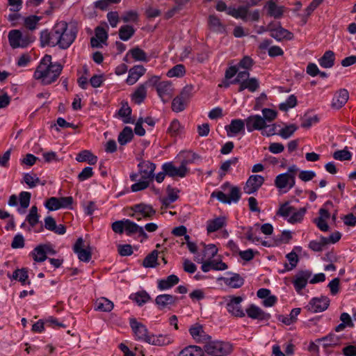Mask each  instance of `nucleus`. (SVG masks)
Instances as JSON below:
<instances>
[{
    "mask_svg": "<svg viewBox=\"0 0 356 356\" xmlns=\"http://www.w3.org/2000/svg\"><path fill=\"white\" fill-rule=\"evenodd\" d=\"M226 225V218L224 216H219L213 220L207 221V230L208 233L216 232Z\"/></svg>",
    "mask_w": 356,
    "mask_h": 356,
    "instance_id": "33",
    "label": "nucleus"
},
{
    "mask_svg": "<svg viewBox=\"0 0 356 356\" xmlns=\"http://www.w3.org/2000/svg\"><path fill=\"white\" fill-rule=\"evenodd\" d=\"M327 245L326 237L321 236L319 241H311L308 245L309 249L314 252H321L324 247Z\"/></svg>",
    "mask_w": 356,
    "mask_h": 356,
    "instance_id": "48",
    "label": "nucleus"
},
{
    "mask_svg": "<svg viewBox=\"0 0 356 356\" xmlns=\"http://www.w3.org/2000/svg\"><path fill=\"white\" fill-rule=\"evenodd\" d=\"M134 138L133 130L129 127H125L119 134L118 140L121 145H125L131 142Z\"/></svg>",
    "mask_w": 356,
    "mask_h": 356,
    "instance_id": "38",
    "label": "nucleus"
},
{
    "mask_svg": "<svg viewBox=\"0 0 356 356\" xmlns=\"http://www.w3.org/2000/svg\"><path fill=\"white\" fill-rule=\"evenodd\" d=\"M317 343L321 344V346L327 351L330 347L336 346L339 343V339L334 334H329L328 335L316 339Z\"/></svg>",
    "mask_w": 356,
    "mask_h": 356,
    "instance_id": "29",
    "label": "nucleus"
},
{
    "mask_svg": "<svg viewBox=\"0 0 356 356\" xmlns=\"http://www.w3.org/2000/svg\"><path fill=\"white\" fill-rule=\"evenodd\" d=\"M51 58V55L46 54L41 59L33 74L34 79L40 81L43 86L54 83L63 68L59 63H52Z\"/></svg>",
    "mask_w": 356,
    "mask_h": 356,
    "instance_id": "2",
    "label": "nucleus"
},
{
    "mask_svg": "<svg viewBox=\"0 0 356 356\" xmlns=\"http://www.w3.org/2000/svg\"><path fill=\"white\" fill-rule=\"evenodd\" d=\"M131 108L129 106L127 102L122 103L121 108L118 111V115L123 118L124 123H134L131 119Z\"/></svg>",
    "mask_w": 356,
    "mask_h": 356,
    "instance_id": "45",
    "label": "nucleus"
},
{
    "mask_svg": "<svg viewBox=\"0 0 356 356\" xmlns=\"http://www.w3.org/2000/svg\"><path fill=\"white\" fill-rule=\"evenodd\" d=\"M295 210L293 207L289 206V202H286L282 204L277 212V215L286 218Z\"/></svg>",
    "mask_w": 356,
    "mask_h": 356,
    "instance_id": "60",
    "label": "nucleus"
},
{
    "mask_svg": "<svg viewBox=\"0 0 356 356\" xmlns=\"http://www.w3.org/2000/svg\"><path fill=\"white\" fill-rule=\"evenodd\" d=\"M77 34L75 27H69L68 24H55L51 30L44 29L40 32V41L42 47L58 46L66 49L74 41Z\"/></svg>",
    "mask_w": 356,
    "mask_h": 356,
    "instance_id": "1",
    "label": "nucleus"
},
{
    "mask_svg": "<svg viewBox=\"0 0 356 356\" xmlns=\"http://www.w3.org/2000/svg\"><path fill=\"white\" fill-rule=\"evenodd\" d=\"M129 324L136 339L147 343L148 339H149L151 335H148V330L147 327L143 323L137 321L134 318L129 319Z\"/></svg>",
    "mask_w": 356,
    "mask_h": 356,
    "instance_id": "11",
    "label": "nucleus"
},
{
    "mask_svg": "<svg viewBox=\"0 0 356 356\" xmlns=\"http://www.w3.org/2000/svg\"><path fill=\"white\" fill-rule=\"evenodd\" d=\"M159 251L154 250L152 251L144 259L143 266L145 268H154L158 265L157 260L159 257Z\"/></svg>",
    "mask_w": 356,
    "mask_h": 356,
    "instance_id": "44",
    "label": "nucleus"
},
{
    "mask_svg": "<svg viewBox=\"0 0 356 356\" xmlns=\"http://www.w3.org/2000/svg\"><path fill=\"white\" fill-rule=\"evenodd\" d=\"M286 257L289 260L291 266L289 267L288 264L286 263L284 264L285 270H282V273H284L286 271L291 270L292 269H293L297 266L299 261L298 257L294 251H292L290 253L287 254Z\"/></svg>",
    "mask_w": 356,
    "mask_h": 356,
    "instance_id": "52",
    "label": "nucleus"
},
{
    "mask_svg": "<svg viewBox=\"0 0 356 356\" xmlns=\"http://www.w3.org/2000/svg\"><path fill=\"white\" fill-rule=\"evenodd\" d=\"M147 96L146 86L144 84L140 85L131 95L132 100L136 104H140Z\"/></svg>",
    "mask_w": 356,
    "mask_h": 356,
    "instance_id": "39",
    "label": "nucleus"
},
{
    "mask_svg": "<svg viewBox=\"0 0 356 356\" xmlns=\"http://www.w3.org/2000/svg\"><path fill=\"white\" fill-rule=\"evenodd\" d=\"M298 127L294 124H291L283 127L278 134L282 138L287 139L290 138L294 132L297 130Z\"/></svg>",
    "mask_w": 356,
    "mask_h": 356,
    "instance_id": "56",
    "label": "nucleus"
},
{
    "mask_svg": "<svg viewBox=\"0 0 356 356\" xmlns=\"http://www.w3.org/2000/svg\"><path fill=\"white\" fill-rule=\"evenodd\" d=\"M248 5L240 6L238 7L229 6L227 10V15L236 19L245 21L247 19Z\"/></svg>",
    "mask_w": 356,
    "mask_h": 356,
    "instance_id": "28",
    "label": "nucleus"
},
{
    "mask_svg": "<svg viewBox=\"0 0 356 356\" xmlns=\"http://www.w3.org/2000/svg\"><path fill=\"white\" fill-rule=\"evenodd\" d=\"M330 298L327 296L313 298L307 306L308 311L312 313H318L325 311L330 305Z\"/></svg>",
    "mask_w": 356,
    "mask_h": 356,
    "instance_id": "8",
    "label": "nucleus"
},
{
    "mask_svg": "<svg viewBox=\"0 0 356 356\" xmlns=\"http://www.w3.org/2000/svg\"><path fill=\"white\" fill-rule=\"evenodd\" d=\"M44 246L42 244L36 246L30 253L33 259L35 262L41 263L47 259L46 252L44 251Z\"/></svg>",
    "mask_w": 356,
    "mask_h": 356,
    "instance_id": "40",
    "label": "nucleus"
},
{
    "mask_svg": "<svg viewBox=\"0 0 356 356\" xmlns=\"http://www.w3.org/2000/svg\"><path fill=\"white\" fill-rule=\"evenodd\" d=\"M245 120L234 119L231 121L229 125L225 126V130L228 136H235L240 132L245 131Z\"/></svg>",
    "mask_w": 356,
    "mask_h": 356,
    "instance_id": "23",
    "label": "nucleus"
},
{
    "mask_svg": "<svg viewBox=\"0 0 356 356\" xmlns=\"http://www.w3.org/2000/svg\"><path fill=\"white\" fill-rule=\"evenodd\" d=\"M221 188L226 191L229 188L228 195L221 191H216L212 193L211 197H216L220 202L224 204L236 203L241 199L240 190L237 186H231L229 182H225L221 186Z\"/></svg>",
    "mask_w": 356,
    "mask_h": 356,
    "instance_id": "4",
    "label": "nucleus"
},
{
    "mask_svg": "<svg viewBox=\"0 0 356 356\" xmlns=\"http://www.w3.org/2000/svg\"><path fill=\"white\" fill-rule=\"evenodd\" d=\"M113 303L106 298L98 299L95 303V309L104 312H109L113 309Z\"/></svg>",
    "mask_w": 356,
    "mask_h": 356,
    "instance_id": "41",
    "label": "nucleus"
},
{
    "mask_svg": "<svg viewBox=\"0 0 356 356\" xmlns=\"http://www.w3.org/2000/svg\"><path fill=\"white\" fill-rule=\"evenodd\" d=\"M189 332L197 342H204L211 339V337L205 334L202 327L199 325L192 326L189 329Z\"/></svg>",
    "mask_w": 356,
    "mask_h": 356,
    "instance_id": "30",
    "label": "nucleus"
},
{
    "mask_svg": "<svg viewBox=\"0 0 356 356\" xmlns=\"http://www.w3.org/2000/svg\"><path fill=\"white\" fill-rule=\"evenodd\" d=\"M182 131L181 126L180 124V122L178 120L175 119L173 120L168 129V132L170 134L171 136L176 137L181 134Z\"/></svg>",
    "mask_w": 356,
    "mask_h": 356,
    "instance_id": "54",
    "label": "nucleus"
},
{
    "mask_svg": "<svg viewBox=\"0 0 356 356\" xmlns=\"http://www.w3.org/2000/svg\"><path fill=\"white\" fill-rule=\"evenodd\" d=\"M204 350L197 346H189L184 348L179 356H203Z\"/></svg>",
    "mask_w": 356,
    "mask_h": 356,
    "instance_id": "43",
    "label": "nucleus"
},
{
    "mask_svg": "<svg viewBox=\"0 0 356 356\" xmlns=\"http://www.w3.org/2000/svg\"><path fill=\"white\" fill-rule=\"evenodd\" d=\"M132 211L129 216L140 221L142 219L150 220L156 214V210L150 204L140 203L130 207Z\"/></svg>",
    "mask_w": 356,
    "mask_h": 356,
    "instance_id": "7",
    "label": "nucleus"
},
{
    "mask_svg": "<svg viewBox=\"0 0 356 356\" xmlns=\"http://www.w3.org/2000/svg\"><path fill=\"white\" fill-rule=\"evenodd\" d=\"M135 30L128 24L122 26L119 29V37L122 40H129L134 34Z\"/></svg>",
    "mask_w": 356,
    "mask_h": 356,
    "instance_id": "49",
    "label": "nucleus"
},
{
    "mask_svg": "<svg viewBox=\"0 0 356 356\" xmlns=\"http://www.w3.org/2000/svg\"><path fill=\"white\" fill-rule=\"evenodd\" d=\"M264 8L266 10V13L270 17L275 19H280L283 15L286 8L284 6H279L277 3V0H268Z\"/></svg>",
    "mask_w": 356,
    "mask_h": 356,
    "instance_id": "18",
    "label": "nucleus"
},
{
    "mask_svg": "<svg viewBox=\"0 0 356 356\" xmlns=\"http://www.w3.org/2000/svg\"><path fill=\"white\" fill-rule=\"evenodd\" d=\"M172 342V339L170 335L159 334L158 336L151 335L148 339L147 343L154 346H167Z\"/></svg>",
    "mask_w": 356,
    "mask_h": 356,
    "instance_id": "32",
    "label": "nucleus"
},
{
    "mask_svg": "<svg viewBox=\"0 0 356 356\" xmlns=\"http://www.w3.org/2000/svg\"><path fill=\"white\" fill-rule=\"evenodd\" d=\"M31 194L27 191H22L19 195V204L22 208L26 209L30 204Z\"/></svg>",
    "mask_w": 356,
    "mask_h": 356,
    "instance_id": "62",
    "label": "nucleus"
},
{
    "mask_svg": "<svg viewBox=\"0 0 356 356\" xmlns=\"http://www.w3.org/2000/svg\"><path fill=\"white\" fill-rule=\"evenodd\" d=\"M179 282V277L176 275H170L166 278L158 280V289L161 291L171 289Z\"/></svg>",
    "mask_w": 356,
    "mask_h": 356,
    "instance_id": "31",
    "label": "nucleus"
},
{
    "mask_svg": "<svg viewBox=\"0 0 356 356\" xmlns=\"http://www.w3.org/2000/svg\"><path fill=\"white\" fill-rule=\"evenodd\" d=\"M296 184V179L289 173L278 175L275 179V186L280 190L286 189L285 192L292 188Z\"/></svg>",
    "mask_w": 356,
    "mask_h": 356,
    "instance_id": "13",
    "label": "nucleus"
},
{
    "mask_svg": "<svg viewBox=\"0 0 356 356\" xmlns=\"http://www.w3.org/2000/svg\"><path fill=\"white\" fill-rule=\"evenodd\" d=\"M245 312L248 316L252 319H257L259 321H268L271 316L270 314L265 312L258 306L252 304L246 309Z\"/></svg>",
    "mask_w": 356,
    "mask_h": 356,
    "instance_id": "20",
    "label": "nucleus"
},
{
    "mask_svg": "<svg viewBox=\"0 0 356 356\" xmlns=\"http://www.w3.org/2000/svg\"><path fill=\"white\" fill-rule=\"evenodd\" d=\"M146 69L140 65H137L129 70V75L126 82L129 85L134 84L140 76L145 73Z\"/></svg>",
    "mask_w": 356,
    "mask_h": 356,
    "instance_id": "27",
    "label": "nucleus"
},
{
    "mask_svg": "<svg viewBox=\"0 0 356 356\" xmlns=\"http://www.w3.org/2000/svg\"><path fill=\"white\" fill-rule=\"evenodd\" d=\"M271 25L272 24H269L268 31L270 32V35L277 41H282L283 40H290L293 38V33L287 29L280 26L273 28Z\"/></svg>",
    "mask_w": 356,
    "mask_h": 356,
    "instance_id": "19",
    "label": "nucleus"
},
{
    "mask_svg": "<svg viewBox=\"0 0 356 356\" xmlns=\"http://www.w3.org/2000/svg\"><path fill=\"white\" fill-rule=\"evenodd\" d=\"M128 54H130L131 57L136 61H143V62L148 61L147 54L142 49H140L138 47L131 49L128 51Z\"/></svg>",
    "mask_w": 356,
    "mask_h": 356,
    "instance_id": "47",
    "label": "nucleus"
},
{
    "mask_svg": "<svg viewBox=\"0 0 356 356\" xmlns=\"http://www.w3.org/2000/svg\"><path fill=\"white\" fill-rule=\"evenodd\" d=\"M245 126L248 132L254 130H262L267 127L265 119L259 115H251L245 119Z\"/></svg>",
    "mask_w": 356,
    "mask_h": 356,
    "instance_id": "12",
    "label": "nucleus"
},
{
    "mask_svg": "<svg viewBox=\"0 0 356 356\" xmlns=\"http://www.w3.org/2000/svg\"><path fill=\"white\" fill-rule=\"evenodd\" d=\"M333 158L341 161H350L352 159V153L346 149L337 150L334 152Z\"/></svg>",
    "mask_w": 356,
    "mask_h": 356,
    "instance_id": "58",
    "label": "nucleus"
},
{
    "mask_svg": "<svg viewBox=\"0 0 356 356\" xmlns=\"http://www.w3.org/2000/svg\"><path fill=\"white\" fill-rule=\"evenodd\" d=\"M264 182V178L261 175H254L249 177L244 186V191L247 194L257 192Z\"/></svg>",
    "mask_w": 356,
    "mask_h": 356,
    "instance_id": "16",
    "label": "nucleus"
},
{
    "mask_svg": "<svg viewBox=\"0 0 356 356\" xmlns=\"http://www.w3.org/2000/svg\"><path fill=\"white\" fill-rule=\"evenodd\" d=\"M124 231L127 236H131L138 233L139 236L145 239L147 238V234L144 231V228L129 219H125Z\"/></svg>",
    "mask_w": 356,
    "mask_h": 356,
    "instance_id": "25",
    "label": "nucleus"
},
{
    "mask_svg": "<svg viewBox=\"0 0 356 356\" xmlns=\"http://www.w3.org/2000/svg\"><path fill=\"white\" fill-rule=\"evenodd\" d=\"M259 88V81L256 77L248 78L245 81H243L239 86L238 92H242L244 90H248L251 92H254Z\"/></svg>",
    "mask_w": 356,
    "mask_h": 356,
    "instance_id": "35",
    "label": "nucleus"
},
{
    "mask_svg": "<svg viewBox=\"0 0 356 356\" xmlns=\"http://www.w3.org/2000/svg\"><path fill=\"white\" fill-rule=\"evenodd\" d=\"M95 37H92L90 39V44L93 48L101 47L100 43L106 44L108 39L107 31L102 27L97 26L95 29Z\"/></svg>",
    "mask_w": 356,
    "mask_h": 356,
    "instance_id": "21",
    "label": "nucleus"
},
{
    "mask_svg": "<svg viewBox=\"0 0 356 356\" xmlns=\"http://www.w3.org/2000/svg\"><path fill=\"white\" fill-rule=\"evenodd\" d=\"M204 352L212 356H225L232 351V346L228 342L213 341L206 343Z\"/></svg>",
    "mask_w": 356,
    "mask_h": 356,
    "instance_id": "5",
    "label": "nucleus"
},
{
    "mask_svg": "<svg viewBox=\"0 0 356 356\" xmlns=\"http://www.w3.org/2000/svg\"><path fill=\"white\" fill-rule=\"evenodd\" d=\"M311 276L312 272L309 270H300L296 273L293 280V284L298 293H300L307 286Z\"/></svg>",
    "mask_w": 356,
    "mask_h": 356,
    "instance_id": "15",
    "label": "nucleus"
},
{
    "mask_svg": "<svg viewBox=\"0 0 356 356\" xmlns=\"http://www.w3.org/2000/svg\"><path fill=\"white\" fill-rule=\"evenodd\" d=\"M162 170L165 171L167 176L170 177H184L188 172V168L186 165L181 163V165L177 168L172 162H166L162 165Z\"/></svg>",
    "mask_w": 356,
    "mask_h": 356,
    "instance_id": "10",
    "label": "nucleus"
},
{
    "mask_svg": "<svg viewBox=\"0 0 356 356\" xmlns=\"http://www.w3.org/2000/svg\"><path fill=\"white\" fill-rule=\"evenodd\" d=\"M263 118L265 119V122H271L273 121L277 115V113L276 111L270 108H263L262 109Z\"/></svg>",
    "mask_w": 356,
    "mask_h": 356,
    "instance_id": "63",
    "label": "nucleus"
},
{
    "mask_svg": "<svg viewBox=\"0 0 356 356\" xmlns=\"http://www.w3.org/2000/svg\"><path fill=\"white\" fill-rule=\"evenodd\" d=\"M238 160V157H232L221 164L219 170V176L221 179L226 175V172L230 170L232 165L235 166L237 164Z\"/></svg>",
    "mask_w": 356,
    "mask_h": 356,
    "instance_id": "46",
    "label": "nucleus"
},
{
    "mask_svg": "<svg viewBox=\"0 0 356 356\" xmlns=\"http://www.w3.org/2000/svg\"><path fill=\"white\" fill-rule=\"evenodd\" d=\"M12 279L19 281L22 285L26 284H30V281H27L29 278L28 270L26 268H22L21 269L15 270L12 275Z\"/></svg>",
    "mask_w": 356,
    "mask_h": 356,
    "instance_id": "42",
    "label": "nucleus"
},
{
    "mask_svg": "<svg viewBox=\"0 0 356 356\" xmlns=\"http://www.w3.org/2000/svg\"><path fill=\"white\" fill-rule=\"evenodd\" d=\"M185 72L184 66L181 64H179L169 70L167 72V76L168 77H181L184 75Z\"/></svg>",
    "mask_w": 356,
    "mask_h": 356,
    "instance_id": "55",
    "label": "nucleus"
},
{
    "mask_svg": "<svg viewBox=\"0 0 356 356\" xmlns=\"http://www.w3.org/2000/svg\"><path fill=\"white\" fill-rule=\"evenodd\" d=\"M349 98V93L346 89H340L338 90L332 102V107L335 109H339L342 108L347 102Z\"/></svg>",
    "mask_w": 356,
    "mask_h": 356,
    "instance_id": "22",
    "label": "nucleus"
},
{
    "mask_svg": "<svg viewBox=\"0 0 356 356\" xmlns=\"http://www.w3.org/2000/svg\"><path fill=\"white\" fill-rule=\"evenodd\" d=\"M130 298L137 302L139 306L146 303L149 299V295L145 291L131 294Z\"/></svg>",
    "mask_w": 356,
    "mask_h": 356,
    "instance_id": "51",
    "label": "nucleus"
},
{
    "mask_svg": "<svg viewBox=\"0 0 356 356\" xmlns=\"http://www.w3.org/2000/svg\"><path fill=\"white\" fill-rule=\"evenodd\" d=\"M139 173L142 179L153 180L154 178V172L156 165L149 161H143L138 165Z\"/></svg>",
    "mask_w": 356,
    "mask_h": 356,
    "instance_id": "17",
    "label": "nucleus"
},
{
    "mask_svg": "<svg viewBox=\"0 0 356 356\" xmlns=\"http://www.w3.org/2000/svg\"><path fill=\"white\" fill-rule=\"evenodd\" d=\"M83 240L80 237L74 243L73 250L77 254L80 261L88 262L92 256L91 248L88 246L87 248H83Z\"/></svg>",
    "mask_w": 356,
    "mask_h": 356,
    "instance_id": "14",
    "label": "nucleus"
},
{
    "mask_svg": "<svg viewBox=\"0 0 356 356\" xmlns=\"http://www.w3.org/2000/svg\"><path fill=\"white\" fill-rule=\"evenodd\" d=\"M188 102L181 98L179 95L175 97L172 102V109L173 111L179 113L184 111L188 105Z\"/></svg>",
    "mask_w": 356,
    "mask_h": 356,
    "instance_id": "50",
    "label": "nucleus"
},
{
    "mask_svg": "<svg viewBox=\"0 0 356 356\" xmlns=\"http://www.w3.org/2000/svg\"><path fill=\"white\" fill-rule=\"evenodd\" d=\"M306 213L305 208H300L298 211H295V210L291 213L292 215L288 219V221L290 223L294 224L296 222H300Z\"/></svg>",
    "mask_w": 356,
    "mask_h": 356,
    "instance_id": "59",
    "label": "nucleus"
},
{
    "mask_svg": "<svg viewBox=\"0 0 356 356\" xmlns=\"http://www.w3.org/2000/svg\"><path fill=\"white\" fill-rule=\"evenodd\" d=\"M231 277H222L221 280L225 285L232 289H238L244 284V279L238 273L227 272Z\"/></svg>",
    "mask_w": 356,
    "mask_h": 356,
    "instance_id": "24",
    "label": "nucleus"
},
{
    "mask_svg": "<svg viewBox=\"0 0 356 356\" xmlns=\"http://www.w3.org/2000/svg\"><path fill=\"white\" fill-rule=\"evenodd\" d=\"M9 5L13 7L10 10H13V13H10L8 19L10 21H19L22 22H38L40 20L44 19V15H51L53 13V8H49L42 15H31L26 17L22 16L20 14L16 13L21 8L22 0H8Z\"/></svg>",
    "mask_w": 356,
    "mask_h": 356,
    "instance_id": "3",
    "label": "nucleus"
},
{
    "mask_svg": "<svg viewBox=\"0 0 356 356\" xmlns=\"http://www.w3.org/2000/svg\"><path fill=\"white\" fill-rule=\"evenodd\" d=\"M323 1V0H313L300 15L306 19Z\"/></svg>",
    "mask_w": 356,
    "mask_h": 356,
    "instance_id": "57",
    "label": "nucleus"
},
{
    "mask_svg": "<svg viewBox=\"0 0 356 356\" xmlns=\"http://www.w3.org/2000/svg\"><path fill=\"white\" fill-rule=\"evenodd\" d=\"M223 299L224 301L220 302V304L225 305V308L229 314L239 318H243L245 316V312L241 307V302L243 300L241 296H227Z\"/></svg>",
    "mask_w": 356,
    "mask_h": 356,
    "instance_id": "6",
    "label": "nucleus"
},
{
    "mask_svg": "<svg viewBox=\"0 0 356 356\" xmlns=\"http://www.w3.org/2000/svg\"><path fill=\"white\" fill-rule=\"evenodd\" d=\"M178 300L177 296L170 294H161L156 296L155 303L160 310L169 305H175Z\"/></svg>",
    "mask_w": 356,
    "mask_h": 356,
    "instance_id": "26",
    "label": "nucleus"
},
{
    "mask_svg": "<svg viewBox=\"0 0 356 356\" xmlns=\"http://www.w3.org/2000/svg\"><path fill=\"white\" fill-rule=\"evenodd\" d=\"M24 181L30 188L35 187L40 182V179L36 175H32L29 173L24 175Z\"/></svg>",
    "mask_w": 356,
    "mask_h": 356,
    "instance_id": "64",
    "label": "nucleus"
},
{
    "mask_svg": "<svg viewBox=\"0 0 356 356\" xmlns=\"http://www.w3.org/2000/svg\"><path fill=\"white\" fill-rule=\"evenodd\" d=\"M156 90L163 103L168 102L173 96L174 88L170 81H164L159 82L156 86Z\"/></svg>",
    "mask_w": 356,
    "mask_h": 356,
    "instance_id": "9",
    "label": "nucleus"
},
{
    "mask_svg": "<svg viewBox=\"0 0 356 356\" xmlns=\"http://www.w3.org/2000/svg\"><path fill=\"white\" fill-rule=\"evenodd\" d=\"M168 197L163 200V204L165 205H168L174 202H175L179 196L177 195L178 190L172 188L170 186H168L167 188Z\"/></svg>",
    "mask_w": 356,
    "mask_h": 356,
    "instance_id": "53",
    "label": "nucleus"
},
{
    "mask_svg": "<svg viewBox=\"0 0 356 356\" xmlns=\"http://www.w3.org/2000/svg\"><path fill=\"white\" fill-rule=\"evenodd\" d=\"M10 45L13 48L21 47V41L25 40L23 33L19 30H12L8 33Z\"/></svg>",
    "mask_w": 356,
    "mask_h": 356,
    "instance_id": "37",
    "label": "nucleus"
},
{
    "mask_svg": "<svg viewBox=\"0 0 356 356\" xmlns=\"http://www.w3.org/2000/svg\"><path fill=\"white\" fill-rule=\"evenodd\" d=\"M335 54L331 50L326 51L318 59L319 65L323 68H331L334 65Z\"/></svg>",
    "mask_w": 356,
    "mask_h": 356,
    "instance_id": "34",
    "label": "nucleus"
},
{
    "mask_svg": "<svg viewBox=\"0 0 356 356\" xmlns=\"http://www.w3.org/2000/svg\"><path fill=\"white\" fill-rule=\"evenodd\" d=\"M78 162H87L90 165H95L97 162V157L92 154L90 150H82L76 156Z\"/></svg>",
    "mask_w": 356,
    "mask_h": 356,
    "instance_id": "36",
    "label": "nucleus"
},
{
    "mask_svg": "<svg viewBox=\"0 0 356 356\" xmlns=\"http://www.w3.org/2000/svg\"><path fill=\"white\" fill-rule=\"evenodd\" d=\"M121 19L124 22H134L138 20V14L136 10H129L123 13Z\"/></svg>",
    "mask_w": 356,
    "mask_h": 356,
    "instance_id": "61",
    "label": "nucleus"
}]
</instances>
